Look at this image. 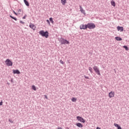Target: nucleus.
<instances>
[{"instance_id": "f257e3e1", "label": "nucleus", "mask_w": 129, "mask_h": 129, "mask_svg": "<svg viewBox=\"0 0 129 129\" xmlns=\"http://www.w3.org/2000/svg\"><path fill=\"white\" fill-rule=\"evenodd\" d=\"M39 34L42 36V37H45L46 38H48L49 37V33L48 31L44 32V30H41L39 32Z\"/></svg>"}, {"instance_id": "f03ea898", "label": "nucleus", "mask_w": 129, "mask_h": 129, "mask_svg": "<svg viewBox=\"0 0 129 129\" xmlns=\"http://www.w3.org/2000/svg\"><path fill=\"white\" fill-rule=\"evenodd\" d=\"M89 29L90 30H92L95 28V24L90 23L87 24V28Z\"/></svg>"}, {"instance_id": "7ed1b4c3", "label": "nucleus", "mask_w": 129, "mask_h": 129, "mask_svg": "<svg viewBox=\"0 0 129 129\" xmlns=\"http://www.w3.org/2000/svg\"><path fill=\"white\" fill-rule=\"evenodd\" d=\"M94 71H95V73L97 74V75H99L100 76V71H99V69H98V67L96 66H95L93 67Z\"/></svg>"}, {"instance_id": "20e7f679", "label": "nucleus", "mask_w": 129, "mask_h": 129, "mask_svg": "<svg viewBox=\"0 0 129 129\" xmlns=\"http://www.w3.org/2000/svg\"><path fill=\"white\" fill-rule=\"evenodd\" d=\"M6 64L7 66H13V62L10 59H7L5 61Z\"/></svg>"}, {"instance_id": "39448f33", "label": "nucleus", "mask_w": 129, "mask_h": 129, "mask_svg": "<svg viewBox=\"0 0 129 129\" xmlns=\"http://www.w3.org/2000/svg\"><path fill=\"white\" fill-rule=\"evenodd\" d=\"M77 119L79 120V121H80V122H83V123L85 122V120H84V119L79 116H77Z\"/></svg>"}, {"instance_id": "423d86ee", "label": "nucleus", "mask_w": 129, "mask_h": 129, "mask_svg": "<svg viewBox=\"0 0 129 129\" xmlns=\"http://www.w3.org/2000/svg\"><path fill=\"white\" fill-rule=\"evenodd\" d=\"M81 30H86L87 29V25L82 24L80 26Z\"/></svg>"}, {"instance_id": "0eeeda50", "label": "nucleus", "mask_w": 129, "mask_h": 129, "mask_svg": "<svg viewBox=\"0 0 129 129\" xmlns=\"http://www.w3.org/2000/svg\"><path fill=\"white\" fill-rule=\"evenodd\" d=\"M79 8H80V11L81 12V13H82V14H83V15H86V13H85V10H83V8H82V6H81V5L79 6Z\"/></svg>"}, {"instance_id": "6e6552de", "label": "nucleus", "mask_w": 129, "mask_h": 129, "mask_svg": "<svg viewBox=\"0 0 129 129\" xmlns=\"http://www.w3.org/2000/svg\"><path fill=\"white\" fill-rule=\"evenodd\" d=\"M29 27L31 29H32V30H33V31H35V30H36V28H37V27L35 25H34L32 23L30 24Z\"/></svg>"}, {"instance_id": "1a4fd4ad", "label": "nucleus", "mask_w": 129, "mask_h": 129, "mask_svg": "<svg viewBox=\"0 0 129 129\" xmlns=\"http://www.w3.org/2000/svg\"><path fill=\"white\" fill-rule=\"evenodd\" d=\"M60 42L62 45L65 44H69V41L64 39H62V40L60 41Z\"/></svg>"}, {"instance_id": "9d476101", "label": "nucleus", "mask_w": 129, "mask_h": 129, "mask_svg": "<svg viewBox=\"0 0 129 129\" xmlns=\"http://www.w3.org/2000/svg\"><path fill=\"white\" fill-rule=\"evenodd\" d=\"M109 97L110 98H112V97H114V92L111 91L109 93Z\"/></svg>"}, {"instance_id": "9b49d317", "label": "nucleus", "mask_w": 129, "mask_h": 129, "mask_svg": "<svg viewBox=\"0 0 129 129\" xmlns=\"http://www.w3.org/2000/svg\"><path fill=\"white\" fill-rule=\"evenodd\" d=\"M117 31H120V32H123V27L120 26L117 27Z\"/></svg>"}, {"instance_id": "f8f14e48", "label": "nucleus", "mask_w": 129, "mask_h": 129, "mask_svg": "<svg viewBox=\"0 0 129 129\" xmlns=\"http://www.w3.org/2000/svg\"><path fill=\"white\" fill-rule=\"evenodd\" d=\"M13 72L14 74H20L21 73V72H20V71L18 70H13Z\"/></svg>"}, {"instance_id": "ddd939ff", "label": "nucleus", "mask_w": 129, "mask_h": 129, "mask_svg": "<svg viewBox=\"0 0 129 129\" xmlns=\"http://www.w3.org/2000/svg\"><path fill=\"white\" fill-rule=\"evenodd\" d=\"M76 125L78 127H83V125H82V124H81V123H77Z\"/></svg>"}, {"instance_id": "4468645a", "label": "nucleus", "mask_w": 129, "mask_h": 129, "mask_svg": "<svg viewBox=\"0 0 129 129\" xmlns=\"http://www.w3.org/2000/svg\"><path fill=\"white\" fill-rule=\"evenodd\" d=\"M66 3H67V1L66 0H61V3L63 6H65Z\"/></svg>"}, {"instance_id": "2eb2a0df", "label": "nucleus", "mask_w": 129, "mask_h": 129, "mask_svg": "<svg viewBox=\"0 0 129 129\" xmlns=\"http://www.w3.org/2000/svg\"><path fill=\"white\" fill-rule=\"evenodd\" d=\"M114 126L116 127H117V129H121V127L118 125V124L114 123Z\"/></svg>"}, {"instance_id": "dca6fc26", "label": "nucleus", "mask_w": 129, "mask_h": 129, "mask_svg": "<svg viewBox=\"0 0 129 129\" xmlns=\"http://www.w3.org/2000/svg\"><path fill=\"white\" fill-rule=\"evenodd\" d=\"M24 4H25L26 6H27V7H29V2H28V1H27V0H24Z\"/></svg>"}, {"instance_id": "f3484780", "label": "nucleus", "mask_w": 129, "mask_h": 129, "mask_svg": "<svg viewBox=\"0 0 129 129\" xmlns=\"http://www.w3.org/2000/svg\"><path fill=\"white\" fill-rule=\"evenodd\" d=\"M111 5L113 6V7H115V2L113 0H112L111 2Z\"/></svg>"}, {"instance_id": "a211bd4d", "label": "nucleus", "mask_w": 129, "mask_h": 129, "mask_svg": "<svg viewBox=\"0 0 129 129\" xmlns=\"http://www.w3.org/2000/svg\"><path fill=\"white\" fill-rule=\"evenodd\" d=\"M115 40H116L117 41H121V40H122V39H121V38L119 37H116L115 38Z\"/></svg>"}, {"instance_id": "6ab92c4d", "label": "nucleus", "mask_w": 129, "mask_h": 129, "mask_svg": "<svg viewBox=\"0 0 129 129\" xmlns=\"http://www.w3.org/2000/svg\"><path fill=\"white\" fill-rule=\"evenodd\" d=\"M18 13L19 15H21L22 14V13H23V10L19 9L18 11Z\"/></svg>"}, {"instance_id": "aec40b11", "label": "nucleus", "mask_w": 129, "mask_h": 129, "mask_svg": "<svg viewBox=\"0 0 129 129\" xmlns=\"http://www.w3.org/2000/svg\"><path fill=\"white\" fill-rule=\"evenodd\" d=\"M77 100V99L76 98L73 97V98H72V101L73 102H76Z\"/></svg>"}, {"instance_id": "412c9836", "label": "nucleus", "mask_w": 129, "mask_h": 129, "mask_svg": "<svg viewBox=\"0 0 129 129\" xmlns=\"http://www.w3.org/2000/svg\"><path fill=\"white\" fill-rule=\"evenodd\" d=\"M49 21L51 23V24H54V21H53V18H49Z\"/></svg>"}, {"instance_id": "4be33fe9", "label": "nucleus", "mask_w": 129, "mask_h": 129, "mask_svg": "<svg viewBox=\"0 0 129 129\" xmlns=\"http://www.w3.org/2000/svg\"><path fill=\"white\" fill-rule=\"evenodd\" d=\"M89 70L91 74L93 73V72L92 71V68L89 67Z\"/></svg>"}, {"instance_id": "5701e85b", "label": "nucleus", "mask_w": 129, "mask_h": 129, "mask_svg": "<svg viewBox=\"0 0 129 129\" xmlns=\"http://www.w3.org/2000/svg\"><path fill=\"white\" fill-rule=\"evenodd\" d=\"M32 88L33 90H34L35 91H36L37 90V89L36 88V86L33 85L32 86Z\"/></svg>"}, {"instance_id": "b1692460", "label": "nucleus", "mask_w": 129, "mask_h": 129, "mask_svg": "<svg viewBox=\"0 0 129 129\" xmlns=\"http://www.w3.org/2000/svg\"><path fill=\"white\" fill-rule=\"evenodd\" d=\"M10 18H11L12 19H13V20H15V21H17V20H18L17 18H15V17L12 16V15H10Z\"/></svg>"}, {"instance_id": "393cba45", "label": "nucleus", "mask_w": 129, "mask_h": 129, "mask_svg": "<svg viewBox=\"0 0 129 129\" xmlns=\"http://www.w3.org/2000/svg\"><path fill=\"white\" fill-rule=\"evenodd\" d=\"M123 47L124 48V49H125L126 51H128V47H127V46L125 45L123 46Z\"/></svg>"}, {"instance_id": "a878e982", "label": "nucleus", "mask_w": 129, "mask_h": 129, "mask_svg": "<svg viewBox=\"0 0 129 129\" xmlns=\"http://www.w3.org/2000/svg\"><path fill=\"white\" fill-rule=\"evenodd\" d=\"M46 22L47 23V24H48V25L50 26V21H49V20H47Z\"/></svg>"}, {"instance_id": "bb28decb", "label": "nucleus", "mask_w": 129, "mask_h": 129, "mask_svg": "<svg viewBox=\"0 0 129 129\" xmlns=\"http://www.w3.org/2000/svg\"><path fill=\"white\" fill-rule=\"evenodd\" d=\"M59 62L61 64H64V61H62V60H60Z\"/></svg>"}, {"instance_id": "cd10ccee", "label": "nucleus", "mask_w": 129, "mask_h": 129, "mask_svg": "<svg viewBox=\"0 0 129 129\" xmlns=\"http://www.w3.org/2000/svg\"><path fill=\"white\" fill-rule=\"evenodd\" d=\"M26 18H27V15H25L23 17V19L25 20L26 19Z\"/></svg>"}, {"instance_id": "c85d7f7f", "label": "nucleus", "mask_w": 129, "mask_h": 129, "mask_svg": "<svg viewBox=\"0 0 129 129\" xmlns=\"http://www.w3.org/2000/svg\"><path fill=\"white\" fill-rule=\"evenodd\" d=\"M85 78H86V79H89V77H87L86 76H84Z\"/></svg>"}, {"instance_id": "c756f323", "label": "nucleus", "mask_w": 129, "mask_h": 129, "mask_svg": "<svg viewBox=\"0 0 129 129\" xmlns=\"http://www.w3.org/2000/svg\"><path fill=\"white\" fill-rule=\"evenodd\" d=\"M13 13L14 14H15V15H16V16H18V14H17V13H16V12H15L14 11H13Z\"/></svg>"}, {"instance_id": "7c9ffc66", "label": "nucleus", "mask_w": 129, "mask_h": 129, "mask_svg": "<svg viewBox=\"0 0 129 129\" xmlns=\"http://www.w3.org/2000/svg\"><path fill=\"white\" fill-rule=\"evenodd\" d=\"M20 23L21 24H25V23H24V22H23L22 21H20Z\"/></svg>"}, {"instance_id": "2f4dec72", "label": "nucleus", "mask_w": 129, "mask_h": 129, "mask_svg": "<svg viewBox=\"0 0 129 129\" xmlns=\"http://www.w3.org/2000/svg\"><path fill=\"white\" fill-rule=\"evenodd\" d=\"M44 96H45L46 99H48V97H47V95H45Z\"/></svg>"}, {"instance_id": "473e14b6", "label": "nucleus", "mask_w": 129, "mask_h": 129, "mask_svg": "<svg viewBox=\"0 0 129 129\" xmlns=\"http://www.w3.org/2000/svg\"><path fill=\"white\" fill-rule=\"evenodd\" d=\"M0 105H3V101H2L1 102H0Z\"/></svg>"}, {"instance_id": "72a5a7b5", "label": "nucleus", "mask_w": 129, "mask_h": 129, "mask_svg": "<svg viewBox=\"0 0 129 129\" xmlns=\"http://www.w3.org/2000/svg\"><path fill=\"white\" fill-rule=\"evenodd\" d=\"M57 129H62V127H57Z\"/></svg>"}]
</instances>
